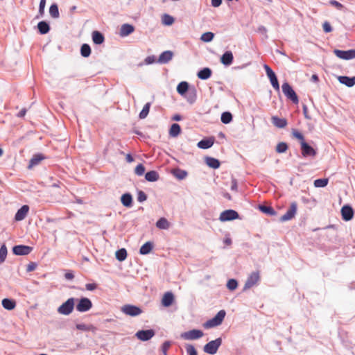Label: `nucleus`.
<instances>
[{
  "label": "nucleus",
  "mask_w": 355,
  "mask_h": 355,
  "mask_svg": "<svg viewBox=\"0 0 355 355\" xmlns=\"http://www.w3.org/2000/svg\"><path fill=\"white\" fill-rule=\"evenodd\" d=\"M43 159V157L40 155H35L30 160L28 168H32L33 166L39 164V163Z\"/></svg>",
  "instance_id": "72a5a7b5"
},
{
  "label": "nucleus",
  "mask_w": 355,
  "mask_h": 355,
  "mask_svg": "<svg viewBox=\"0 0 355 355\" xmlns=\"http://www.w3.org/2000/svg\"><path fill=\"white\" fill-rule=\"evenodd\" d=\"M92 40L96 44H101L104 40L103 35L98 31H94L92 33Z\"/></svg>",
  "instance_id": "393cba45"
},
{
  "label": "nucleus",
  "mask_w": 355,
  "mask_h": 355,
  "mask_svg": "<svg viewBox=\"0 0 355 355\" xmlns=\"http://www.w3.org/2000/svg\"><path fill=\"white\" fill-rule=\"evenodd\" d=\"M302 155L303 157H315L316 155V150L309 146L306 142H303L301 145Z\"/></svg>",
  "instance_id": "4468645a"
},
{
  "label": "nucleus",
  "mask_w": 355,
  "mask_h": 355,
  "mask_svg": "<svg viewBox=\"0 0 355 355\" xmlns=\"http://www.w3.org/2000/svg\"><path fill=\"white\" fill-rule=\"evenodd\" d=\"M76 299L73 297L69 298L65 302L60 305L58 309L60 314L68 315L72 313L75 306Z\"/></svg>",
  "instance_id": "f03ea898"
},
{
  "label": "nucleus",
  "mask_w": 355,
  "mask_h": 355,
  "mask_svg": "<svg viewBox=\"0 0 355 355\" xmlns=\"http://www.w3.org/2000/svg\"><path fill=\"white\" fill-rule=\"evenodd\" d=\"M173 175L179 180L184 179L187 175V171L182 170L180 168H175L172 171Z\"/></svg>",
  "instance_id": "2f4dec72"
},
{
  "label": "nucleus",
  "mask_w": 355,
  "mask_h": 355,
  "mask_svg": "<svg viewBox=\"0 0 355 355\" xmlns=\"http://www.w3.org/2000/svg\"><path fill=\"white\" fill-rule=\"evenodd\" d=\"M80 53L83 57L87 58L91 54V48L87 44L82 45L80 49Z\"/></svg>",
  "instance_id": "58836bf2"
},
{
  "label": "nucleus",
  "mask_w": 355,
  "mask_h": 355,
  "mask_svg": "<svg viewBox=\"0 0 355 355\" xmlns=\"http://www.w3.org/2000/svg\"><path fill=\"white\" fill-rule=\"evenodd\" d=\"M29 211V207L28 205H23L16 213L15 219L17 221L24 220Z\"/></svg>",
  "instance_id": "dca6fc26"
},
{
  "label": "nucleus",
  "mask_w": 355,
  "mask_h": 355,
  "mask_svg": "<svg viewBox=\"0 0 355 355\" xmlns=\"http://www.w3.org/2000/svg\"><path fill=\"white\" fill-rule=\"evenodd\" d=\"M189 90V84L187 82H181L178 84L177 87V91L178 92L181 94L184 95L185 93Z\"/></svg>",
  "instance_id": "c9c22d12"
},
{
  "label": "nucleus",
  "mask_w": 355,
  "mask_h": 355,
  "mask_svg": "<svg viewBox=\"0 0 355 355\" xmlns=\"http://www.w3.org/2000/svg\"><path fill=\"white\" fill-rule=\"evenodd\" d=\"M233 54L231 51H226L221 57L220 62L226 65L229 66L233 62Z\"/></svg>",
  "instance_id": "5701e85b"
},
{
  "label": "nucleus",
  "mask_w": 355,
  "mask_h": 355,
  "mask_svg": "<svg viewBox=\"0 0 355 355\" xmlns=\"http://www.w3.org/2000/svg\"><path fill=\"white\" fill-rule=\"evenodd\" d=\"M155 61V58L154 55H151V56H148L146 59H145V63L146 64H153L154 63Z\"/></svg>",
  "instance_id": "680f3d73"
},
{
  "label": "nucleus",
  "mask_w": 355,
  "mask_h": 355,
  "mask_svg": "<svg viewBox=\"0 0 355 355\" xmlns=\"http://www.w3.org/2000/svg\"><path fill=\"white\" fill-rule=\"evenodd\" d=\"M45 5H46V0H41L40 2V8H39V11L40 13L44 12Z\"/></svg>",
  "instance_id": "0e129e2a"
},
{
  "label": "nucleus",
  "mask_w": 355,
  "mask_h": 355,
  "mask_svg": "<svg viewBox=\"0 0 355 355\" xmlns=\"http://www.w3.org/2000/svg\"><path fill=\"white\" fill-rule=\"evenodd\" d=\"M291 133L294 138L300 141V145H302L303 142H306L303 135L301 132H300L297 130L293 129Z\"/></svg>",
  "instance_id": "37998d69"
},
{
  "label": "nucleus",
  "mask_w": 355,
  "mask_h": 355,
  "mask_svg": "<svg viewBox=\"0 0 355 355\" xmlns=\"http://www.w3.org/2000/svg\"><path fill=\"white\" fill-rule=\"evenodd\" d=\"M322 28H323V31L325 32V33H329L332 31V28L330 25V24L327 21H325L323 24H322Z\"/></svg>",
  "instance_id": "052dcab7"
},
{
  "label": "nucleus",
  "mask_w": 355,
  "mask_h": 355,
  "mask_svg": "<svg viewBox=\"0 0 355 355\" xmlns=\"http://www.w3.org/2000/svg\"><path fill=\"white\" fill-rule=\"evenodd\" d=\"M162 24L166 26L172 25L174 22V18L169 15L164 14L162 18Z\"/></svg>",
  "instance_id": "79ce46f5"
},
{
  "label": "nucleus",
  "mask_w": 355,
  "mask_h": 355,
  "mask_svg": "<svg viewBox=\"0 0 355 355\" xmlns=\"http://www.w3.org/2000/svg\"><path fill=\"white\" fill-rule=\"evenodd\" d=\"M174 302V295L171 292H166L164 294L162 299V304L165 307H168Z\"/></svg>",
  "instance_id": "f3484780"
},
{
  "label": "nucleus",
  "mask_w": 355,
  "mask_h": 355,
  "mask_svg": "<svg viewBox=\"0 0 355 355\" xmlns=\"http://www.w3.org/2000/svg\"><path fill=\"white\" fill-rule=\"evenodd\" d=\"M135 28L132 25L129 24H124L121 26L120 29V35L122 37L128 36V35L133 33Z\"/></svg>",
  "instance_id": "412c9836"
},
{
  "label": "nucleus",
  "mask_w": 355,
  "mask_h": 355,
  "mask_svg": "<svg viewBox=\"0 0 355 355\" xmlns=\"http://www.w3.org/2000/svg\"><path fill=\"white\" fill-rule=\"evenodd\" d=\"M263 68L266 71V73L268 78L270 80L275 79V78L276 77V75L274 73V71L271 69V68L267 64H264Z\"/></svg>",
  "instance_id": "8fccbe9b"
},
{
  "label": "nucleus",
  "mask_w": 355,
  "mask_h": 355,
  "mask_svg": "<svg viewBox=\"0 0 355 355\" xmlns=\"http://www.w3.org/2000/svg\"><path fill=\"white\" fill-rule=\"evenodd\" d=\"M239 214L232 209H228L223 211L219 216L220 221H227L239 218Z\"/></svg>",
  "instance_id": "9d476101"
},
{
  "label": "nucleus",
  "mask_w": 355,
  "mask_h": 355,
  "mask_svg": "<svg viewBox=\"0 0 355 355\" xmlns=\"http://www.w3.org/2000/svg\"><path fill=\"white\" fill-rule=\"evenodd\" d=\"M214 33L211 32H206L201 35V40L205 42H211L214 38Z\"/></svg>",
  "instance_id": "de8ad7c7"
},
{
  "label": "nucleus",
  "mask_w": 355,
  "mask_h": 355,
  "mask_svg": "<svg viewBox=\"0 0 355 355\" xmlns=\"http://www.w3.org/2000/svg\"><path fill=\"white\" fill-rule=\"evenodd\" d=\"M211 74H212L211 70L208 67H205V68L201 69L200 71H199L198 72L197 76H198V78H200L201 80H207L211 77Z\"/></svg>",
  "instance_id": "b1692460"
},
{
  "label": "nucleus",
  "mask_w": 355,
  "mask_h": 355,
  "mask_svg": "<svg viewBox=\"0 0 355 355\" xmlns=\"http://www.w3.org/2000/svg\"><path fill=\"white\" fill-rule=\"evenodd\" d=\"M186 350L188 355H197V351L195 347L190 344L186 345Z\"/></svg>",
  "instance_id": "5fc2aeb1"
},
{
  "label": "nucleus",
  "mask_w": 355,
  "mask_h": 355,
  "mask_svg": "<svg viewBox=\"0 0 355 355\" xmlns=\"http://www.w3.org/2000/svg\"><path fill=\"white\" fill-rule=\"evenodd\" d=\"M341 215L343 220L348 221L353 218V209L349 205H345L341 209Z\"/></svg>",
  "instance_id": "2eb2a0df"
},
{
  "label": "nucleus",
  "mask_w": 355,
  "mask_h": 355,
  "mask_svg": "<svg viewBox=\"0 0 355 355\" xmlns=\"http://www.w3.org/2000/svg\"><path fill=\"white\" fill-rule=\"evenodd\" d=\"M127 257V251L125 248H121L116 252V258L120 261H124Z\"/></svg>",
  "instance_id": "4c0bfd02"
},
{
  "label": "nucleus",
  "mask_w": 355,
  "mask_h": 355,
  "mask_svg": "<svg viewBox=\"0 0 355 355\" xmlns=\"http://www.w3.org/2000/svg\"><path fill=\"white\" fill-rule=\"evenodd\" d=\"M204 336V333L199 329H192L188 331H185L181 334V338L187 340H197L202 338Z\"/></svg>",
  "instance_id": "39448f33"
},
{
  "label": "nucleus",
  "mask_w": 355,
  "mask_h": 355,
  "mask_svg": "<svg viewBox=\"0 0 355 355\" xmlns=\"http://www.w3.org/2000/svg\"><path fill=\"white\" fill-rule=\"evenodd\" d=\"M338 80L340 83L349 87H353L355 85V76L352 78L348 76H338Z\"/></svg>",
  "instance_id": "4be33fe9"
},
{
  "label": "nucleus",
  "mask_w": 355,
  "mask_h": 355,
  "mask_svg": "<svg viewBox=\"0 0 355 355\" xmlns=\"http://www.w3.org/2000/svg\"><path fill=\"white\" fill-rule=\"evenodd\" d=\"M33 248L28 245H19L12 248V252L16 255H27L30 254Z\"/></svg>",
  "instance_id": "ddd939ff"
},
{
  "label": "nucleus",
  "mask_w": 355,
  "mask_h": 355,
  "mask_svg": "<svg viewBox=\"0 0 355 355\" xmlns=\"http://www.w3.org/2000/svg\"><path fill=\"white\" fill-rule=\"evenodd\" d=\"M121 311L125 315L132 317L137 316L142 313V310L139 307L130 304L123 306Z\"/></svg>",
  "instance_id": "0eeeda50"
},
{
  "label": "nucleus",
  "mask_w": 355,
  "mask_h": 355,
  "mask_svg": "<svg viewBox=\"0 0 355 355\" xmlns=\"http://www.w3.org/2000/svg\"><path fill=\"white\" fill-rule=\"evenodd\" d=\"M150 105H151L150 103H147L145 104L142 110L139 113L140 119H144L148 116V114L149 113Z\"/></svg>",
  "instance_id": "ea45409f"
},
{
  "label": "nucleus",
  "mask_w": 355,
  "mask_h": 355,
  "mask_svg": "<svg viewBox=\"0 0 355 355\" xmlns=\"http://www.w3.org/2000/svg\"><path fill=\"white\" fill-rule=\"evenodd\" d=\"M214 141V137H209L208 139H202L198 143L197 146L200 148L207 149L213 146Z\"/></svg>",
  "instance_id": "aec40b11"
},
{
  "label": "nucleus",
  "mask_w": 355,
  "mask_h": 355,
  "mask_svg": "<svg viewBox=\"0 0 355 355\" xmlns=\"http://www.w3.org/2000/svg\"><path fill=\"white\" fill-rule=\"evenodd\" d=\"M270 81L271 85L273 87V88L275 90L279 91V84L277 76L275 78V79L270 80Z\"/></svg>",
  "instance_id": "4d7b16f0"
},
{
  "label": "nucleus",
  "mask_w": 355,
  "mask_h": 355,
  "mask_svg": "<svg viewBox=\"0 0 355 355\" xmlns=\"http://www.w3.org/2000/svg\"><path fill=\"white\" fill-rule=\"evenodd\" d=\"M7 248L5 245H3L0 248V263H2L5 261L7 256Z\"/></svg>",
  "instance_id": "3c124183"
},
{
  "label": "nucleus",
  "mask_w": 355,
  "mask_h": 355,
  "mask_svg": "<svg viewBox=\"0 0 355 355\" xmlns=\"http://www.w3.org/2000/svg\"><path fill=\"white\" fill-rule=\"evenodd\" d=\"M155 336V331L153 329L141 330L136 333L137 338L142 341H147Z\"/></svg>",
  "instance_id": "f8f14e48"
},
{
  "label": "nucleus",
  "mask_w": 355,
  "mask_h": 355,
  "mask_svg": "<svg viewBox=\"0 0 355 355\" xmlns=\"http://www.w3.org/2000/svg\"><path fill=\"white\" fill-rule=\"evenodd\" d=\"M329 180L327 178L317 179L314 181V186L315 187H324L327 185Z\"/></svg>",
  "instance_id": "a18cd8bd"
},
{
  "label": "nucleus",
  "mask_w": 355,
  "mask_h": 355,
  "mask_svg": "<svg viewBox=\"0 0 355 355\" xmlns=\"http://www.w3.org/2000/svg\"><path fill=\"white\" fill-rule=\"evenodd\" d=\"M156 227L160 230H167L170 227V223L166 218L162 217L157 221Z\"/></svg>",
  "instance_id": "cd10ccee"
},
{
  "label": "nucleus",
  "mask_w": 355,
  "mask_h": 355,
  "mask_svg": "<svg viewBox=\"0 0 355 355\" xmlns=\"http://www.w3.org/2000/svg\"><path fill=\"white\" fill-rule=\"evenodd\" d=\"M37 28L41 34L47 33L50 29L49 24L44 21L39 22L37 24Z\"/></svg>",
  "instance_id": "f704fd0d"
},
{
  "label": "nucleus",
  "mask_w": 355,
  "mask_h": 355,
  "mask_svg": "<svg viewBox=\"0 0 355 355\" xmlns=\"http://www.w3.org/2000/svg\"><path fill=\"white\" fill-rule=\"evenodd\" d=\"M260 280V275L258 271L252 272L248 277L245 285L244 290L249 289L256 285Z\"/></svg>",
  "instance_id": "1a4fd4ad"
},
{
  "label": "nucleus",
  "mask_w": 355,
  "mask_h": 355,
  "mask_svg": "<svg viewBox=\"0 0 355 355\" xmlns=\"http://www.w3.org/2000/svg\"><path fill=\"white\" fill-rule=\"evenodd\" d=\"M159 178V175L158 173L155 171H150L146 173L145 179L148 182H155L158 180Z\"/></svg>",
  "instance_id": "c85d7f7f"
},
{
  "label": "nucleus",
  "mask_w": 355,
  "mask_h": 355,
  "mask_svg": "<svg viewBox=\"0 0 355 355\" xmlns=\"http://www.w3.org/2000/svg\"><path fill=\"white\" fill-rule=\"evenodd\" d=\"M180 132H181V128L179 124H178V123L172 124V125L171 126L170 130H169V134L171 137H177L178 135H179Z\"/></svg>",
  "instance_id": "7c9ffc66"
},
{
  "label": "nucleus",
  "mask_w": 355,
  "mask_h": 355,
  "mask_svg": "<svg viewBox=\"0 0 355 355\" xmlns=\"http://www.w3.org/2000/svg\"><path fill=\"white\" fill-rule=\"evenodd\" d=\"M173 56V53L171 51H166L162 53L158 58V62L166 64L168 62Z\"/></svg>",
  "instance_id": "a211bd4d"
},
{
  "label": "nucleus",
  "mask_w": 355,
  "mask_h": 355,
  "mask_svg": "<svg viewBox=\"0 0 355 355\" xmlns=\"http://www.w3.org/2000/svg\"><path fill=\"white\" fill-rule=\"evenodd\" d=\"M288 149V145L285 142H280L276 146V151L278 153H285Z\"/></svg>",
  "instance_id": "09e8293b"
},
{
  "label": "nucleus",
  "mask_w": 355,
  "mask_h": 355,
  "mask_svg": "<svg viewBox=\"0 0 355 355\" xmlns=\"http://www.w3.org/2000/svg\"><path fill=\"white\" fill-rule=\"evenodd\" d=\"M153 248V245L151 242H146L140 248L139 252L141 254H147L150 252Z\"/></svg>",
  "instance_id": "c756f323"
},
{
  "label": "nucleus",
  "mask_w": 355,
  "mask_h": 355,
  "mask_svg": "<svg viewBox=\"0 0 355 355\" xmlns=\"http://www.w3.org/2000/svg\"><path fill=\"white\" fill-rule=\"evenodd\" d=\"M64 277L68 280H71L74 278V275L72 271H69L64 274Z\"/></svg>",
  "instance_id": "69168bd1"
},
{
  "label": "nucleus",
  "mask_w": 355,
  "mask_h": 355,
  "mask_svg": "<svg viewBox=\"0 0 355 355\" xmlns=\"http://www.w3.org/2000/svg\"><path fill=\"white\" fill-rule=\"evenodd\" d=\"M272 124L279 128H284L287 125V121L284 118H279L277 116L271 117Z\"/></svg>",
  "instance_id": "6ab92c4d"
},
{
  "label": "nucleus",
  "mask_w": 355,
  "mask_h": 355,
  "mask_svg": "<svg viewBox=\"0 0 355 355\" xmlns=\"http://www.w3.org/2000/svg\"><path fill=\"white\" fill-rule=\"evenodd\" d=\"M77 329L85 331H92L95 332L96 331V328L92 324H86L84 323L77 324L76 325Z\"/></svg>",
  "instance_id": "bb28decb"
},
{
  "label": "nucleus",
  "mask_w": 355,
  "mask_h": 355,
  "mask_svg": "<svg viewBox=\"0 0 355 355\" xmlns=\"http://www.w3.org/2000/svg\"><path fill=\"white\" fill-rule=\"evenodd\" d=\"M49 13L53 18H57L59 17L58 7L56 4H53L49 8Z\"/></svg>",
  "instance_id": "49530a36"
},
{
  "label": "nucleus",
  "mask_w": 355,
  "mask_h": 355,
  "mask_svg": "<svg viewBox=\"0 0 355 355\" xmlns=\"http://www.w3.org/2000/svg\"><path fill=\"white\" fill-rule=\"evenodd\" d=\"M85 288L87 291H94L97 288V284L95 283L87 284Z\"/></svg>",
  "instance_id": "e2e57ef3"
},
{
  "label": "nucleus",
  "mask_w": 355,
  "mask_h": 355,
  "mask_svg": "<svg viewBox=\"0 0 355 355\" xmlns=\"http://www.w3.org/2000/svg\"><path fill=\"white\" fill-rule=\"evenodd\" d=\"M171 347V342L165 341L162 345V351L164 355H167V351Z\"/></svg>",
  "instance_id": "6e6d98bb"
},
{
  "label": "nucleus",
  "mask_w": 355,
  "mask_h": 355,
  "mask_svg": "<svg viewBox=\"0 0 355 355\" xmlns=\"http://www.w3.org/2000/svg\"><path fill=\"white\" fill-rule=\"evenodd\" d=\"M146 199H147V196L146 195V193L144 191H139L138 192V196H137L138 201L139 202H144Z\"/></svg>",
  "instance_id": "13d9d810"
},
{
  "label": "nucleus",
  "mask_w": 355,
  "mask_h": 355,
  "mask_svg": "<svg viewBox=\"0 0 355 355\" xmlns=\"http://www.w3.org/2000/svg\"><path fill=\"white\" fill-rule=\"evenodd\" d=\"M259 209L262 212L267 214L268 215H270V216L275 215V214H276L274 209L271 207L261 205V206H259Z\"/></svg>",
  "instance_id": "c03bdc74"
},
{
  "label": "nucleus",
  "mask_w": 355,
  "mask_h": 355,
  "mask_svg": "<svg viewBox=\"0 0 355 355\" xmlns=\"http://www.w3.org/2000/svg\"><path fill=\"white\" fill-rule=\"evenodd\" d=\"M92 307V301L87 297H82L78 300L76 304V310L79 312H86Z\"/></svg>",
  "instance_id": "6e6552de"
},
{
  "label": "nucleus",
  "mask_w": 355,
  "mask_h": 355,
  "mask_svg": "<svg viewBox=\"0 0 355 355\" xmlns=\"http://www.w3.org/2000/svg\"><path fill=\"white\" fill-rule=\"evenodd\" d=\"M226 315V312L225 310H220L218 312V313L211 319L207 320L206 322L203 324V327L205 329H210L220 325Z\"/></svg>",
  "instance_id": "f257e3e1"
},
{
  "label": "nucleus",
  "mask_w": 355,
  "mask_h": 355,
  "mask_svg": "<svg viewBox=\"0 0 355 355\" xmlns=\"http://www.w3.org/2000/svg\"><path fill=\"white\" fill-rule=\"evenodd\" d=\"M2 306L7 310H12L16 306V302L10 299L5 298L1 302Z\"/></svg>",
  "instance_id": "a878e982"
},
{
  "label": "nucleus",
  "mask_w": 355,
  "mask_h": 355,
  "mask_svg": "<svg viewBox=\"0 0 355 355\" xmlns=\"http://www.w3.org/2000/svg\"><path fill=\"white\" fill-rule=\"evenodd\" d=\"M297 211V203L296 202H291L287 211L285 213V214L281 216L280 221L284 222L293 219L295 217Z\"/></svg>",
  "instance_id": "423d86ee"
},
{
  "label": "nucleus",
  "mask_w": 355,
  "mask_h": 355,
  "mask_svg": "<svg viewBox=\"0 0 355 355\" xmlns=\"http://www.w3.org/2000/svg\"><path fill=\"white\" fill-rule=\"evenodd\" d=\"M282 92L284 95L295 104H297L299 103V99L297 95L295 92L293 90L292 87L288 83H284L282 86Z\"/></svg>",
  "instance_id": "7ed1b4c3"
},
{
  "label": "nucleus",
  "mask_w": 355,
  "mask_h": 355,
  "mask_svg": "<svg viewBox=\"0 0 355 355\" xmlns=\"http://www.w3.org/2000/svg\"><path fill=\"white\" fill-rule=\"evenodd\" d=\"M221 121L227 124L230 123L232 120V115L229 112H225L221 114Z\"/></svg>",
  "instance_id": "a19ab883"
},
{
  "label": "nucleus",
  "mask_w": 355,
  "mask_h": 355,
  "mask_svg": "<svg viewBox=\"0 0 355 355\" xmlns=\"http://www.w3.org/2000/svg\"><path fill=\"white\" fill-rule=\"evenodd\" d=\"M145 170H146V168H145L144 166L142 164H139L136 166V168L135 169V173L136 175H137L139 176H141L144 174Z\"/></svg>",
  "instance_id": "603ef678"
},
{
  "label": "nucleus",
  "mask_w": 355,
  "mask_h": 355,
  "mask_svg": "<svg viewBox=\"0 0 355 355\" xmlns=\"http://www.w3.org/2000/svg\"><path fill=\"white\" fill-rule=\"evenodd\" d=\"M206 164L211 168L216 169L220 166V162L214 157H207Z\"/></svg>",
  "instance_id": "473e14b6"
},
{
  "label": "nucleus",
  "mask_w": 355,
  "mask_h": 355,
  "mask_svg": "<svg viewBox=\"0 0 355 355\" xmlns=\"http://www.w3.org/2000/svg\"><path fill=\"white\" fill-rule=\"evenodd\" d=\"M222 340L218 338L214 340H211L207 343L204 347V351L209 354H214L217 352L218 349L221 345Z\"/></svg>",
  "instance_id": "20e7f679"
},
{
  "label": "nucleus",
  "mask_w": 355,
  "mask_h": 355,
  "mask_svg": "<svg viewBox=\"0 0 355 355\" xmlns=\"http://www.w3.org/2000/svg\"><path fill=\"white\" fill-rule=\"evenodd\" d=\"M334 53L338 58L343 60L355 58V49L348 51L336 49L334 50Z\"/></svg>",
  "instance_id": "9b49d317"
},
{
  "label": "nucleus",
  "mask_w": 355,
  "mask_h": 355,
  "mask_svg": "<svg viewBox=\"0 0 355 355\" xmlns=\"http://www.w3.org/2000/svg\"><path fill=\"white\" fill-rule=\"evenodd\" d=\"M36 268V264L35 263H31L28 264L26 270L28 272L33 271Z\"/></svg>",
  "instance_id": "338daca9"
},
{
  "label": "nucleus",
  "mask_w": 355,
  "mask_h": 355,
  "mask_svg": "<svg viewBox=\"0 0 355 355\" xmlns=\"http://www.w3.org/2000/svg\"><path fill=\"white\" fill-rule=\"evenodd\" d=\"M238 283L234 279H231L227 282V287L230 291H234L237 288Z\"/></svg>",
  "instance_id": "864d4df0"
},
{
  "label": "nucleus",
  "mask_w": 355,
  "mask_h": 355,
  "mask_svg": "<svg viewBox=\"0 0 355 355\" xmlns=\"http://www.w3.org/2000/svg\"><path fill=\"white\" fill-rule=\"evenodd\" d=\"M121 203L125 207H130L132 202V198L130 194L125 193L121 196Z\"/></svg>",
  "instance_id": "e433bc0d"
},
{
  "label": "nucleus",
  "mask_w": 355,
  "mask_h": 355,
  "mask_svg": "<svg viewBox=\"0 0 355 355\" xmlns=\"http://www.w3.org/2000/svg\"><path fill=\"white\" fill-rule=\"evenodd\" d=\"M222 0H211V5L214 7H218L221 4Z\"/></svg>",
  "instance_id": "774afa93"
},
{
  "label": "nucleus",
  "mask_w": 355,
  "mask_h": 355,
  "mask_svg": "<svg viewBox=\"0 0 355 355\" xmlns=\"http://www.w3.org/2000/svg\"><path fill=\"white\" fill-rule=\"evenodd\" d=\"M329 3L331 6H335L338 10H342L344 8L343 4L335 0L330 1Z\"/></svg>",
  "instance_id": "bf43d9fd"
}]
</instances>
